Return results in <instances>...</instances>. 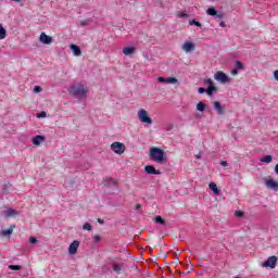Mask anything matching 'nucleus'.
Segmentation results:
<instances>
[{"instance_id": "obj_28", "label": "nucleus", "mask_w": 278, "mask_h": 278, "mask_svg": "<svg viewBox=\"0 0 278 278\" xmlns=\"http://www.w3.org/2000/svg\"><path fill=\"white\" fill-rule=\"evenodd\" d=\"M166 84H179V80L175 77H168Z\"/></svg>"}, {"instance_id": "obj_30", "label": "nucleus", "mask_w": 278, "mask_h": 278, "mask_svg": "<svg viewBox=\"0 0 278 278\" xmlns=\"http://www.w3.org/2000/svg\"><path fill=\"white\" fill-rule=\"evenodd\" d=\"M10 270H23L21 265H9Z\"/></svg>"}, {"instance_id": "obj_18", "label": "nucleus", "mask_w": 278, "mask_h": 278, "mask_svg": "<svg viewBox=\"0 0 278 278\" xmlns=\"http://www.w3.org/2000/svg\"><path fill=\"white\" fill-rule=\"evenodd\" d=\"M8 36V30L3 27L2 24H0V40H5Z\"/></svg>"}, {"instance_id": "obj_43", "label": "nucleus", "mask_w": 278, "mask_h": 278, "mask_svg": "<svg viewBox=\"0 0 278 278\" xmlns=\"http://www.w3.org/2000/svg\"><path fill=\"white\" fill-rule=\"evenodd\" d=\"M238 71L239 70H237L236 67L230 72V75H233V76H236V75H238Z\"/></svg>"}, {"instance_id": "obj_48", "label": "nucleus", "mask_w": 278, "mask_h": 278, "mask_svg": "<svg viewBox=\"0 0 278 278\" xmlns=\"http://www.w3.org/2000/svg\"><path fill=\"white\" fill-rule=\"evenodd\" d=\"M275 173H276V175H278V163L275 166Z\"/></svg>"}, {"instance_id": "obj_2", "label": "nucleus", "mask_w": 278, "mask_h": 278, "mask_svg": "<svg viewBox=\"0 0 278 278\" xmlns=\"http://www.w3.org/2000/svg\"><path fill=\"white\" fill-rule=\"evenodd\" d=\"M150 157L157 162V164H162L164 162V150L160 148H151L150 149Z\"/></svg>"}, {"instance_id": "obj_22", "label": "nucleus", "mask_w": 278, "mask_h": 278, "mask_svg": "<svg viewBox=\"0 0 278 278\" xmlns=\"http://www.w3.org/2000/svg\"><path fill=\"white\" fill-rule=\"evenodd\" d=\"M154 223H156L157 225H166V220L164 218H162V216H160V215L154 217Z\"/></svg>"}, {"instance_id": "obj_24", "label": "nucleus", "mask_w": 278, "mask_h": 278, "mask_svg": "<svg viewBox=\"0 0 278 278\" xmlns=\"http://www.w3.org/2000/svg\"><path fill=\"white\" fill-rule=\"evenodd\" d=\"M206 104L204 102H199L197 104L198 112H205Z\"/></svg>"}, {"instance_id": "obj_17", "label": "nucleus", "mask_w": 278, "mask_h": 278, "mask_svg": "<svg viewBox=\"0 0 278 278\" xmlns=\"http://www.w3.org/2000/svg\"><path fill=\"white\" fill-rule=\"evenodd\" d=\"M124 55H132V53H136L135 47H125L123 48Z\"/></svg>"}, {"instance_id": "obj_19", "label": "nucleus", "mask_w": 278, "mask_h": 278, "mask_svg": "<svg viewBox=\"0 0 278 278\" xmlns=\"http://www.w3.org/2000/svg\"><path fill=\"white\" fill-rule=\"evenodd\" d=\"M14 227L16 226L12 225L9 229L2 230V236L4 237L12 236V233L14 232Z\"/></svg>"}, {"instance_id": "obj_23", "label": "nucleus", "mask_w": 278, "mask_h": 278, "mask_svg": "<svg viewBox=\"0 0 278 278\" xmlns=\"http://www.w3.org/2000/svg\"><path fill=\"white\" fill-rule=\"evenodd\" d=\"M217 10L215 9V8H208L207 10H206V14L208 15V16H216L217 15Z\"/></svg>"}, {"instance_id": "obj_6", "label": "nucleus", "mask_w": 278, "mask_h": 278, "mask_svg": "<svg viewBox=\"0 0 278 278\" xmlns=\"http://www.w3.org/2000/svg\"><path fill=\"white\" fill-rule=\"evenodd\" d=\"M214 79H216V81H219V84H229L231 81V78H229V76H227V74H225L223 71L216 72L214 75Z\"/></svg>"}, {"instance_id": "obj_50", "label": "nucleus", "mask_w": 278, "mask_h": 278, "mask_svg": "<svg viewBox=\"0 0 278 278\" xmlns=\"http://www.w3.org/2000/svg\"><path fill=\"white\" fill-rule=\"evenodd\" d=\"M195 118H201V115L197 114V115H195Z\"/></svg>"}, {"instance_id": "obj_34", "label": "nucleus", "mask_w": 278, "mask_h": 278, "mask_svg": "<svg viewBox=\"0 0 278 278\" xmlns=\"http://www.w3.org/2000/svg\"><path fill=\"white\" fill-rule=\"evenodd\" d=\"M37 118H47V112L42 111L37 115Z\"/></svg>"}, {"instance_id": "obj_27", "label": "nucleus", "mask_w": 278, "mask_h": 278, "mask_svg": "<svg viewBox=\"0 0 278 278\" xmlns=\"http://www.w3.org/2000/svg\"><path fill=\"white\" fill-rule=\"evenodd\" d=\"M189 25H194L195 27H203V24H201V22L197 21V20H191L189 21Z\"/></svg>"}, {"instance_id": "obj_42", "label": "nucleus", "mask_w": 278, "mask_h": 278, "mask_svg": "<svg viewBox=\"0 0 278 278\" xmlns=\"http://www.w3.org/2000/svg\"><path fill=\"white\" fill-rule=\"evenodd\" d=\"M216 18H224L225 17V13H217V15H215Z\"/></svg>"}, {"instance_id": "obj_21", "label": "nucleus", "mask_w": 278, "mask_h": 278, "mask_svg": "<svg viewBox=\"0 0 278 278\" xmlns=\"http://www.w3.org/2000/svg\"><path fill=\"white\" fill-rule=\"evenodd\" d=\"M113 270L114 273H116L117 275H121V273H123V268L121 267V265L118 263H114L113 264Z\"/></svg>"}, {"instance_id": "obj_7", "label": "nucleus", "mask_w": 278, "mask_h": 278, "mask_svg": "<svg viewBox=\"0 0 278 278\" xmlns=\"http://www.w3.org/2000/svg\"><path fill=\"white\" fill-rule=\"evenodd\" d=\"M277 256H269L263 264V268H276L277 267Z\"/></svg>"}, {"instance_id": "obj_47", "label": "nucleus", "mask_w": 278, "mask_h": 278, "mask_svg": "<svg viewBox=\"0 0 278 278\" xmlns=\"http://www.w3.org/2000/svg\"><path fill=\"white\" fill-rule=\"evenodd\" d=\"M141 208H142V205H140V204H137V205L135 206V210H136V211L141 210Z\"/></svg>"}, {"instance_id": "obj_46", "label": "nucleus", "mask_w": 278, "mask_h": 278, "mask_svg": "<svg viewBox=\"0 0 278 278\" xmlns=\"http://www.w3.org/2000/svg\"><path fill=\"white\" fill-rule=\"evenodd\" d=\"M80 25H81V27H86V25H88V22L83 21V22H80Z\"/></svg>"}, {"instance_id": "obj_14", "label": "nucleus", "mask_w": 278, "mask_h": 278, "mask_svg": "<svg viewBox=\"0 0 278 278\" xmlns=\"http://www.w3.org/2000/svg\"><path fill=\"white\" fill-rule=\"evenodd\" d=\"M70 49H71L72 53H74V55H76V56L81 55V48L79 46L71 45Z\"/></svg>"}, {"instance_id": "obj_41", "label": "nucleus", "mask_w": 278, "mask_h": 278, "mask_svg": "<svg viewBox=\"0 0 278 278\" xmlns=\"http://www.w3.org/2000/svg\"><path fill=\"white\" fill-rule=\"evenodd\" d=\"M201 157H203V152L195 154V160H201Z\"/></svg>"}, {"instance_id": "obj_40", "label": "nucleus", "mask_w": 278, "mask_h": 278, "mask_svg": "<svg viewBox=\"0 0 278 278\" xmlns=\"http://www.w3.org/2000/svg\"><path fill=\"white\" fill-rule=\"evenodd\" d=\"M10 185H4L2 188V192H4V194H8V188Z\"/></svg>"}, {"instance_id": "obj_32", "label": "nucleus", "mask_w": 278, "mask_h": 278, "mask_svg": "<svg viewBox=\"0 0 278 278\" xmlns=\"http://www.w3.org/2000/svg\"><path fill=\"white\" fill-rule=\"evenodd\" d=\"M235 216H237V218H242V216H244V212H242V211H236V212H235Z\"/></svg>"}, {"instance_id": "obj_33", "label": "nucleus", "mask_w": 278, "mask_h": 278, "mask_svg": "<svg viewBox=\"0 0 278 278\" xmlns=\"http://www.w3.org/2000/svg\"><path fill=\"white\" fill-rule=\"evenodd\" d=\"M28 242H30V244H37L38 243V239L36 237H30L28 239Z\"/></svg>"}, {"instance_id": "obj_38", "label": "nucleus", "mask_w": 278, "mask_h": 278, "mask_svg": "<svg viewBox=\"0 0 278 278\" xmlns=\"http://www.w3.org/2000/svg\"><path fill=\"white\" fill-rule=\"evenodd\" d=\"M166 80H167V78H164V77H159L157 78V81L160 83V84H166Z\"/></svg>"}, {"instance_id": "obj_39", "label": "nucleus", "mask_w": 278, "mask_h": 278, "mask_svg": "<svg viewBox=\"0 0 278 278\" xmlns=\"http://www.w3.org/2000/svg\"><path fill=\"white\" fill-rule=\"evenodd\" d=\"M100 240H101V236L96 235V236L93 237V242L98 243Z\"/></svg>"}, {"instance_id": "obj_16", "label": "nucleus", "mask_w": 278, "mask_h": 278, "mask_svg": "<svg viewBox=\"0 0 278 278\" xmlns=\"http://www.w3.org/2000/svg\"><path fill=\"white\" fill-rule=\"evenodd\" d=\"M182 49H184L187 53H189V51H193V49H194V43H192V42H190V41H187V42L184 43Z\"/></svg>"}, {"instance_id": "obj_31", "label": "nucleus", "mask_w": 278, "mask_h": 278, "mask_svg": "<svg viewBox=\"0 0 278 278\" xmlns=\"http://www.w3.org/2000/svg\"><path fill=\"white\" fill-rule=\"evenodd\" d=\"M14 215H16V210H14V208H9V210L7 211V216H14Z\"/></svg>"}, {"instance_id": "obj_4", "label": "nucleus", "mask_w": 278, "mask_h": 278, "mask_svg": "<svg viewBox=\"0 0 278 278\" xmlns=\"http://www.w3.org/2000/svg\"><path fill=\"white\" fill-rule=\"evenodd\" d=\"M204 84H206V94L208 97H214V93L218 92V87L214 86V80L212 78H207Z\"/></svg>"}, {"instance_id": "obj_25", "label": "nucleus", "mask_w": 278, "mask_h": 278, "mask_svg": "<svg viewBox=\"0 0 278 278\" xmlns=\"http://www.w3.org/2000/svg\"><path fill=\"white\" fill-rule=\"evenodd\" d=\"M261 162H264V164H270V162H273V155H266L262 157Z\"/></svg>"}, {"instance_id": "obj_13", "label": "nucleus", "mask_w": 278, "mask_h": 278, "mask_svg": "<svg viewBox=\"0 0 278 278\" xmlns=\"http://www.w3.org/2000/svg\"><path fill=\"white\" fill-rule=\"evenodd\" d=\"M213 106H214V110H216L217 114H219V115L224 114L225 108L223 106V104H220L219 101H214Z\"/></svg>"}, {"instance_id": "obj_5", "label": "nucleus", "mask_w": 278, "mask_h": 278, "mask_svg": "<svg viewBox=\"0 0 278 278\" xmlns=\"http://www.w3.org/2000/svg\"><path fill=\"white\" fill-rule=\"evenodd\" d=\"M125 143L115 141L111 144V151L116 153L117 155H123L125 153Z\"/></svg>"}, {"instance_id": "obj_20", "label": "nucleus", "mask_w": 278, "mask_h": 278, "mask_svg": "<svg viewBox=\"0 0 278 278\" xmlns=\"http://www.w3.org/2000/svg\"><path fill=\"white\" fill-rule=\"evenodd\" d=\"M208 188H210V190H212L213 194H218V192H220V191L218 190V186H216V184H214V182H211V184L208 185Z\"/></svg>"}, {"instance_id": "obj_3", "label": "nucleus", "mask_w": 278, "mask_h": 278, "mask_svg": "<svg viewBox=\"0 0 278 278\" xmlns=\"http://www.w3.org/2000/svg\"><path fill=\"white\" fill-rule=\"evenodd\" d=\"M138 118L140 123H144L146 125H153V119L149 116V112L144 109H140L138 111Z\"/></svg>"}, {"instance_id": "obj_9", "label": "nucleus", "mask_w": 278, "mask_h": 278, "mask_svg": "<svg viewBox=\"0 0 278 278\" xmlns=\"http://www.w3.org/2000/svg\"><path fill=\"white\" fill-rule=\"evenodd\" d=\"M77 249H79V241L74 240L68 248V253L70 255H75L77 254Z\"/></svg>"}, {"instance_id": "obj_11", "label": "nucleus", "mask_w": 278, "mask_h": 278, "mask_svg": "<svg viewBox=\"0 0 278 278\" xmlns=\"http://www.w3.org/2000/svg\"><path fill=\"white\" fill-rule=\"evenodd\" d=\"M45 140H47V138L41 135H37L36 137L31 138V142L35 147H40V143L45 142Z\"/></svg>"}, {"instance_id": "obj_29", "label": "nucleus", "mask_w": 278, "mask_h": 278, "mask_svg": "<svg viewBox=\"0 0 278 278\" xmlns=\"http://www.w3.org/2000/svg\"><path fill=\"white\" fill-rule=\"evenodd\" d=\"M83 229L85 231H92V225H90V223H85Z\"/></svg>"}, {"instance_id": "obj_10", "label": "nucleus", "mask_w": 278, "mask_h": 278, "mask_svg": "<svg viewBox=\"0 0 278 278\" xmlns=\"http://www.w3.org/2000/svg\"><path fill=\"white\" fill-rule=\"evenodd\" d=\"M144 170L148 175H162V172L160 169H155L153 165H147Z\"/></svg>"}, {"instance_id": "obj_45", "label": "nucleus", "mask_w": 278, "mask_h": 278, "mask_svg": "<svg viewBox=\"0 0 278 278\" xmlns=\"http://www.w3.org/2000/svg\"><path fill=\"white\" fill-rule=\"evenodd\" d=\"M220 165H222V166H229V163H227V161H222V162H220Z\"/></svg>"}, {"instance_id": "obj_1", "label": "nucleus", "mask_w": 278, "mask_h": 278, "mask_svg": "<svg viewBox=\"0 0 278 278\" xmlns=\"http://www.w3.org/2000/svg\"><path fill=\"white\" fill-rule=\"evenodd\" d=\"M68 93L72 94V97H75L76 99H86L88 97L86 93V86L83 84L80 85H73L68 89Z\"/></svg>"}, {"instance_id": "obj_12", "label": "nucleus", "mask_w": 278, "mask_h": 278, "mask_svg": "<svg viewBox=\"0 0 278 278\" xmlns=\"http://www.w3.org/2000/svg\"><path fill=\"white\" fill-rule=\"evenodd\" d=\"M265 186L274 190L275 192H278V182L274 179L265 180Z\"/></svg>"}, {"instance_id": "obj_36", "label": "nucleus", "mask_w": 278, "mask_h": 278, "mask_svg": "<svg viewBox=\"0 0 278 278\" xmlns=\"http://www.w3.org/2000/svg\"><path fill=\"white\" fill-rule=\"evenodd\" d=\"M178 16H179V18H188V13L179 12Z\"/></svg>"}, {"instance_id": "obj_8", "label": "nucleus", "mask_w": 278, "mask_h": 278, "mask_svg": "<svg viewBox=\"0 0 278 278\" xmlns=\"http://www.w3.org/2000/svg\"><path fill=\"white\" fill-rule=\"evenodd\" d=\"M39 40L42 42V45H51V42H53V37L41 33L39 36Z\"/></svg>"}, {"instance_id": "obj_49", "label": "nucleus", "mask_w": 278, "mask_h": 278, "mask_svg": "<svg viewBox=\"0 0 278 278\" xmlns=\"http://www.w3.org/2000/svg\"><path fill=\"white\" fill-rule=\"evenodd\" d=\"M219 25H220L222 27H226V25H225V22H224V21H222V22L219 23Z\"/></svg>"}, {"instance_id": "obj_44", "label": "nucleus", "mask_w": 278, "mask_h": 278, "mask_svg": "<svg viewBox=\"0 0 278 278\" xmlns=\"http://www.w3.org/2000/svg\"><path fill=\"white\" fill-rule=\"evenodd\" d=\"M97 222L99 223V225H105V220L98 218Z\"/></svg>"}, {"instance_id": "obj_15", "label": "nucleus", "mask_w": 278, "mask_h": 278, "mask_svg": "<svg viewBox=\"0 0 278 278\" xmlns=\"http://www.w3.org/2000/svg\"><path fill=\"white\" fill-rule=\"evenodd\" d=\"M103 186H105V188L116 187V181L112 178H106L103 180Z\"/></svg>"}, {"instance_id": "obj_26", "label": "nucleus", "mask_w": 278, "mask_h": 278, "mask_svg": "<svg viewBox=\"0 0 278 278\" xmlns=\"http://www.w3.org/2000/svg\"><path fill=\"white\" fill-rule=\"evenodd\" d=\"M235 68L237 71H242L244 68V64L241 61H236Z\"/></svg>"}, {"instance_id": "obj_35", "label": "nucleus", "mask_w": 278, "mask_h": 278, "mask_svg": "<svg viewBox=\"0 0 278 278\" xmlns=\"http://www.w3.org/2000/svg\"><path fill=\"white\" fill-rule=\"evenodd\" d=\"M198 92H199V94H205V92L207 93V89H205V88H203V87H200V88L198 89Z\"/></svg>"}, {"instance_id": "obj_37", "label": "nucleus", "mask_w": 278, "mask_h": 278, "mask_svg": "<svg viewBox=\"0 0 278 278\" xmlns=\"http://www.w3.org/2000/svg\"><path fill=\"white\" fill-rule=\"evenodd\" d=\"M34 92H35V93L42 92V87H40V86H35V87H34Z\"/></svg>"}]
</instances>
